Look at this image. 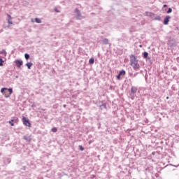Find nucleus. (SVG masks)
Listing matches in <instances>:
<instances>
[{"label":"nucleus","mask_w":179,"mask_h":179,"mask_svg":"<svg viewBox=\"0 0 179 179\" xmlns=\"http://www.w3.org/2000/svg\"><path fill=\"white\" fill-rule=\"evenodd\" d=\"M57 131H58V129H57V127H53V128H52V132H57Z\"/></svg>","instance_id":"nucleus-18"},{"label":"nucleus","mask_w":179,"mask_h":179,"mask_svg":"<svg viewBox=\"0 0 179 179\" xmlns=\"http://www.w3.org/2000/svg\"><path fill=\"white\" fill-rule=\"evenodd\" d=\"M36 23H41V20L40 18H35Z\"/></svg>","instance_id":"nucleus-14"},{"label":"nucleus","mask_w":179,"mask_h":179,"mask_svg":"<svg viewBox=\"0 0 179 179\" xmlns=\"http://www.w3.org/2000/svg\"><path fill=\"white\" fill-rule=\"evenodd\" d=\"M1 92L3 93L5 97H10V94L13 93V90L12 88H2Z\"/></svg>","instance_id":"nucleus-2"},{"label":"nucleus","mask_w":179,"mask_h":179,"mask_svg":"<svg viewBox=\"0 0 179 179\" xmlns=\"http://www.w3.org/2000/svg\"><path fill=\"white\" fill-rule=\"evenodd\" d=\"M15 120H10L8 122H9V124H10V125H11V127H14L15 126V124H13V122H14Z\"/></svg>","instance_id":"nucleus-15"},{"label":"nucleus","mask_w":179,"mask_h":179,"mask_svg":"<svg viewBox=\"0 0 179 179\" xmlns=\"http://www.w3.org/2000/svg\"><path fill=\"white\" fill-rule=\"evenodd\" d=\"M22 122L24 125L26 127H31V124L30 123V121H29V119L26 117H22Z\"/></svg>","instance_id":"nucleus-4"},{"label":"nucleus","mask_w":179,"mask_h":179,"mask_svg":"<svg viewBox=\"0 0 179 179\" xmlns=\"http://www.w3.org/2000/svg\"><path fill=\"white\" fill-rule=\"evenodd\" d=\"M64 108H65V107H66V105H64Z\"/></svg>","instance_id":"nucleus-28"},{"label":"nucleus","mask_w":179,"mask_h":179,"mask_svg":"<svg viewBox=\"0 0 179 179\" xmlns=\"http://www.w3.org/2000/svg\"><path fill=\"white\" fill-rule=\"evenodd\" d=\"M170 19H171V17L167 15L164 20V24H169V22L170 21Z\"/></svg>","instance_id":"nucleus-6"},{"label":"nucleus","mask_w":179,"mask_h":179,"mask_svg":"<svg viewBox=\"0 0 179 179\" xmlns=\"http://www.w3.org/2000/svg\"><path fill=\"white\" fill-rule=\"evenodd\" d=\"M101 108H106V105L102 104V105L101 106Z\"/></svg>","instance_id":"nucleus-25"},{"label":"nucleus","mask_w":179,"mask_h":179,"mask_svg":"<svg viewBox=\"0 0 179 179\" xmlns=\"http://www.w3.org/2000/svg\"><path fill=\"white\" fill-rule=\"evenodd\" d=\"M24 57H25V59H29V58H30V55H29V54L26 53L24 55Z\"/></svg>","instance_id":"nucleus-17"},{"label":"nucleus","mask_w":179,"mask_h":179,"mask_svg":"<svg viewBox=\"0 0 179 179\" xmlns=\"http://www.w3.org/2000/svg\"><path fill=\"white\" fill-rule=\"evenodd\" d=\"M136 92H138V89L136 88V87H132L129 94L132 100H134V99L135 98V93H136Z\"/></svg>","instance_id":"nucleus-3"},{"label":"nucleus","mask_w":179,"mask_h":179,"mask_svg":"<svg viewBox=\"0 0 179 179\" xmlns=\"http://www.w3.org/2000/svg\"><path fill=\"white\" fill-rule=\"evenodd\" d=\"M155 20H160V16L155 17Z\"/></svg>","instance_id":"nucleus-24"},{"label":"nucleus","mask_w":179,"mask_h":179,"mask_svg":"<svg viewBox=\"0 0 179 179\" xmlns=\"http://www.w3.org/2000/svg\"><path fill=\"white\" fill-rule=\"evenodd\" d=\"M164 8H167V5L166 4L164 5Z\"/></svg>","instance_id":"nucleus-26"},{"label":"nucleus","mask_w":179,"mask_h":179,"mask_svg":"<svg viewBox=\"0 0 179 179\" xmlns=\"http://www.w3.org/2000/svg\"><path fill=\"white\" fill-rule=\"evenodd\" d=\"M117 79H118V80H120L121 79V75L118 74L117 76Z\"/></svg>","instance_id":"nucleus-23"},{"label":"nucleus","mask_w":179,"mask_h":179,"mask_svg":"<svg viewBox=\"0 0 179 179\" xmlns=\"http://www.w3.org/2000/svg\"><path fill=\"white\" fill-rule=\"evenodd\" d=\"M3 59H2V56H0V66H3Z\"/></svg>","instance_id":"nucleus-10"},{"label":"nucleus","mask_w":179,"mask_h":179,"mask_svg":"<svg viewBox=\"0 0 179 179\" xmlns=\"http://www.w3.org/2000/svg\"><path fill=\"white\" fill-rule=\"evenodd\" d=\"M90 64H94V58L90 59Z\"/></svg>","instance_id":"nucleus-20"},{"label":"nucleus","mask_w":179,"mask_h":179,"mask_svg":"<svg viewBox=\"0 0 179 179\" xmlns=\"http://www.w3.org/2000/svg\"><path fill=\"white\" fill-rule=\"evenodd\" d=\"M125 73H126V72H125V71H124V70H122V71H120V73H119V74L120 75V76L125 75Z\"/></svg>","instance_id":"nucleus-12"},{"label":"nucleus","mask_w":179,"mask_h":179,"mask_svg":"<svg viewBox=\"0 0 179 179\" xmlns=\"http://www.w3.org/2000/svg\"><path fill=\"white\" fill-rule=\"evenodd\" d=\"M173 12V9L171 8H169L167 10V13H171Z\"/></svg>","instance_id":"nucleus-19"},{"label":"nucleus","mask_w":179,"mask_h":179,"mask_svg":"<svg viewBox=\"0 0 179 179\" xmlns=\"http://www.w3.org/2000/svg\"><path fill=\"white\" fill-rule=\"evenodd\" d=\"M56 12H58L57 10H55Z\"/></svg>","instance_id":"nucleus-29"},{"label":"nucleus","mask_w":179,"mask_h":179,"mask_svg":"<svg viewBox=\"0 0 179 179\" xmlns=\"http://www.w3.org/2000/svg\"><path fill=\"white\" fill-rule=\"evenodd\" d=\"M89 62H90V60H89Z\"/></svg>","instance_id":"nucleus-33"},{"label":"nucleus","mask_w":179,"mask_h":179,"mask_svg":"<svg viewBox=\"0 0 179 179\" xmlns=\"http://www.w3.org/2000/svg\"><path fill=\"white\" fill-rule=\"evenodd\" d=\"M56 12H58L57 10H55Z\"/></svg>","instance_id":"nucleus-31"},{"label":"nucleus","mask_w":179,"mask_h":179,"mask_svg":"<svg viewBox=\"0 0 179 179\" xmlns=\"http://www.w3.org/2000/svg\"><path fill=\"white\" fill-rule=\"evenodd\" d=\"M103 44L107 45L108 44V39L107 38H103L102 41Z\"/></svg>","instance_id":"nucleus-11"},{"label":"nucleus","mask_w":179,"mask_h":179,"mask_svg":"<svg viewBox=\"0 0 179 179\" xmlns=\"http://www.w3.org/2000/svg\"><path fill=\"white\" fill-rule=\"evenodd\" d=\"M145 15L146 16H152L153 13H150V12H145Z\"/></svg>","instance_id":"nucleus-16"},{"label":"nucleus","mask_w":179,"mask_h":179,"mask_svg":"<svg viewBox=\"0 0 179 179\" xmlns=\"http://www.w3.org/2000/svg\"><path fill=\"white\" fill-rule=\"evenodd\" d=\"M8 20V24H13V22H12V16H10V15L8 14L7 15Z\"/></svg>","instance_id":"nucleus-7"},{"label":"nucleus","mask_w":179,"mask_h":179,"mask_svg":"<svg viewBox=\"0 0 179 179\" xmlns=\"http://www.w3.org/2000/svg\"><path fill=\"white\" fill-rule=\"evenodd\" d=\"M76 14L78 19H80V12L78 8L76 9Z\"/></svg>","instance_id":"nucleus-8"},{"label":"nucleus","mask_w":179,"mask_h":179,"mask_svg":"<svg viewBox=\"0 0 179 179\" xmlns=\"http://www.w3.org/2000/svg\"><path fill=\"white\" fill-rule=\"evenodd\" d=\"M148 55H149V53H148L147 52H144V53H143L144 58H145V59L148 58Z\"/></svg>","instance_id":"nucleus-13"},{"label":"nucleus","mask_w":179,"mask_h":179,"mask_svg":"<svg viewBox=\"0 0 179 179\" xmlns=\"http://www.w3.org/2000/svg\"><path fill=\"white\" fill-rule=\"evenodd\" d=\"M56 12H58L57 10H55Z\"/></svg>","instance_id":"nucleus-30"},{"label":"nucleus","mask_w":179,"mask_h":179,"mask_svg":"<svg viewBox=\"0 0 179 179\" xmlns=\"http://www.w3.org/2000/svg\"><path fill=\"white\" fill-rule=\"evenodd\" d=\"M14 62L17 68H20V66L23 65V61L22 60H15Z\"/></svg>","instance_id":"nucleus-5"},{"label":"nucleus","mask_w":179,"mask_h":179,"mask_svg":"<svg viewBox=\"0 0 179 179\" xmlns=\"http://www.w3.org/2000/svg\"><path fill=\"white\" fill-rule=\"evenodd\" d=\"M24 139H27V137L26 136H24Z\"/></svg>","instance_id":"nucleus-27"},{"label":"nucleus","mask_w":179,"mask_h":179,"mask_svg":"<svg viewBox=\"0 0 179 179\" xmlns=\"http://www.w3.org/2000/svg\"><path fill=\"white\" fill-rule=\"evenodd\" d=\"M166 99H169V96H167Z\"/></svg>","instance_id":"nucleus-32"},{"label":"nucleus","mask_w":179,"mask_h":179,"mask_svg":"<svg viewBox=\"0 0 179 179\" xmlns=\"http://www.w3.org/2000/svg\"><path fill=\"white\" fill-rule=\"evenodd\" d=\"M80 148V150L83 151L85 150V148H83V147L82 145H79Z\"/></svg>","instance_id":"nucleus-22"},{"label":"nucleus","mask_w":179,"mask_h":179,"mask_svg":"<svg viewBox=\"0 0 179 179\" xmlns=\"http://www.w3.org/2000/svg\"><path fill=\"white\" fill-rule=\"evenodd\" d=\"M130 65L134 71H139L141 68V65L139 64V61L134 55H130Z\"/></svg>","instance_id":"nucleus-1"},{"label":"nucleus","mask_w":179,"mask_h":179,"mask_svg":"<svg viewBox=\"0 0 179 179\" xmlns=\"http://www.w3.org/2000/svg\"><path fill=\"white\" fill-rule=\"evenodd\" d=\"M26 66H27L28 69H31V66H33V63L31 62L27 63Z\"/></svg>","instance_id":"nucleus-9"},{"label":"nucleus","mask_w":179,"mask_h":179,"mask_svg":"<svg viewBox=\"0 0 179 179\" xmlns=\"http://www.w3.org/2000/svg\"><path fill=\"white\" fill-rule=\"evenodd\" d=\"M0 54H2L3 57H6V52H0Z\"/></svg>","instance_id":"nucleus-21"}]
</instances>
